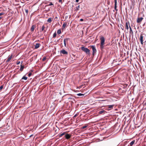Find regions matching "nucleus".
<instances>
[{"label":"nucleus","mask_w":146,"mask_h":146,"mask_svg":"<svg viewBox=\"0 0 146 146\" xmlns=\"http://www.w3.org/2000/svg\"><path fill=\"white\" fill-rule=\"evenodd\" d=\"M115 7L114 8L115 10L117 11V0H115Z\"/></svg>","instance_id":"nucleus-11"},{"label":"nucleus","mask_w":146,"mask_h":146,"mask_svg":"<svg viewBox=\"0 0 146 146\" xmlns=\"http://www.w3.org/2000/svg\"><path fill=\"white\" fill-rule=\"evenodd\" d=\"M59 2L60 3H62V0H59Z\"/></svg>","instance_id":"nucleus-34"},{"label":"nucleus","mask_w":146,"mask_h":146,"mask_svg":"<svg viewBox=\"0 0 146 146\" xmlns=\"http://www.w3.org/2000/svg\"><path fill=\"white\" fill-rule=\"evenodd\" d=\"M79 0H76V2H78V1H79Z\"/></svg>","instance_id":"nucleus-37"},{"label":"nucleus","mask_w":146,"mask_h":146,"mask_svg":"<svg viewBox=\"0 0 146 146\" xmlns=\"http://www.w3.org/2000/svg\"><path fill=\"white\" fill-rule=\"evenodd\" d=\"M2 18V17H0V20Z\"/></svg>","instance_id":"nucleus-39"},{"label":"nucleus","mask_w":146,"mask_h":146,"mask_svg":"<svg viewBox=\"0 0 146 146\" xmlns=\"http://www.w3.org/2000/svg\"><path fill=\"white\" fill-rule=\"evenodd\" d=\"M56 32H55V33H54L53 37L54 38L56 37Z\"/></svg>","instance_id":"nucleus-25"},{"label":"nucleus","mask_w":146,"mask_h":146,"mask_svg":"<svg viewBox=\"0 0 146 146\" xmlns=\"http://www.w3.org/2000/svg\"><path fill=\"white\" fill-rule=\"evenodd\" d=\"M35 28V26L34 25H33L31 27V30L32 31H33Z\"/></svg>","instance_id":"nucleus-13"},{"label":"nucleus","mask_w":146,"mask_h":146,"mask_svg":"<svg viewBox=\"0 0 146 146\" xmlns=\"http://www.w3.org/2000/svg\"><path fill=\"white\" fill-rule=\"evenodd\" d=\"M77 95L79 96H84V94L81 93L78 94H77Z\"/></svg>","instance_id":"nucleus-27"},{"label":"nucleus","mask_w":146,"mask_h":146,"mask_svg":"<svg viewBox=\"0 0 146 146\" xmlns=\"http://www.w3.org/2000/svg\"><path fill=\"white\" fill-rule=\"evenodd\" d=\"M67 25V24L66 23H64L62 25V27L63 28H66Z\"/></svg>","instance_id":"nucleus-16"},{"label":"nucleus","mask_w":146,"mask_h":146,"mask_svg":"<svg viewBox=\"0 0 146 146\" xmlns=\"http://www.w3.org/2000/svg\"><path fill=\"white\" fill-rule=\"evenodd\" d=\"M81 49L82 50L85 52L86 54H90V50L87 48L82 46L81 47Z\"/></svg>","instance_id":"nucleus-2"},{"label":"nucleus","mask_w":146,"mask_h":146,"mask_svg":"<svg viewBox=\"0 0 146 146\" xmlns=\"http://www.w3.org/2000/svg\"><path fill=\"white\" fill-rule=\"evenodd\" d=\"M25 12L26 13H27V14H28V11L27 9H26L25 10Z\"/></svg>","instance_id":"nucleus-31"},{"label":"nucleus","mask_w":146,"mask_h":146,"mask_svg":"<svg viewBox=\"0 0 146 146\" xmlns=\"http://www.w3.org/2000/svg\"><path fill=\"white\" fill-rule=\"evenodd\" d=\"M65 132H64L63 133H61V134H60L59 135V137H61L63 135L65 134Z\"/></svg>","instance_id":"nucleus-24"},{"label":"nucleus","mask_w":146,"mask_h":146,"mask_svg":"<svg viewBox=\"0 0 146 146\" xmlns=\"http://www.w3.org/2000/svg\"><path fill=\"white\" fill-rule=\"evenodd\" d=\"M100 47L101 49H102L104 48V45L105 44V39L104 37L102 36L100 38Z\"/></svg>","instance_id":"nucleus-1"},{"label":"nucleus","mask_w":146,"mask_h":146,"mask_svg":"<svg viewBox=\"0 0 146 146\" xmlns=\"http://www.w3.org/2000/svg\"><path fill=\"white\" fill-rule=\"evenodd\" d=\"M80 21H83V19H80Z\"/></svg>","instance_id":"nucleus-36"},{"label":"nucleus","mask_w":146,"mask_h":146,"mask_svg":"<svg viewBox=\"0 0 146 146\" xmlns=\"http://www.w3.org/2000/svg\"><path fill=\"white\" fill-rule=\"evenodd\" d=\"M52 21V18H48V19L47 21V22L48 23H50Z\"/></svg>","instance_id":"nucleus-14"},{"label":"nucleus","mask_w":146,"mask_h":146,"mask_svg":"<svg viewBox=\"0 0 146 146\" xmlns=\"http://www.w3.org/2000/svg\"><path fill=\"white\" fill-rule=\"evenodd\" d=\"M86 126H84L82 127V128L83 129H84V128H86Z\"/></svg>","instance_id":"nucleus-33"},{"label":"nucleus","mask_w":146,"mask_h":146,"mask_svg":"<svg viewBox=\"0 0 146 146\" xmlns=\"http://www.w3.org/2000/svg\"><path fill=\"white\" fill-rule=\"evenodd\" d=\"M40 44L39 43H36L35 46V48L37 49L40 46Z\"/></svg>","instance_id":"nucleus-12"},{"label":"nucleus","mask_w":146,"mask_h":146,"mask_svg":"<svg viewBox=\"0 0 146 146\" xmlns=\"http://www.w3.org/2000/svg\"><path fill=\"white\" fill-rule=\"evenodd\" d=\"M80 8V5H79L77 7H76V10L78 11L79 10V8Z\"/></svg>","instance_id":"nucleus-23"},{"label":"nucleus","mask_w":146,"mask_h":146,"mask_svg":"<svg viewBox=\"0 0 146 146\" xmlns=\"http://www.w3.org/2000/svg\"><path fill=\"white\" fill-rule=\"evenodd\" d=\"M113 105L109 106H108V108H110V109H111V108H113Z\"/></svg>","instance_id":"nucleus-26"},{"label":"nucleus","mask_w":146,"mask_h":146,"mask_svg":"<svg viewBox=\"0 0 146 146\" xmlns=\"http://www.w3.org/2000/svg\"><path fill=\"white\" fill-rule=\"evenodd\" d=\"M32 73L31 72L30 73H29V74H28V76H29V77H30V76H31V75H32Z\"/></svg>","instance_id":"nucleus-28"},{"label":"nucleus","mask_w":146,"mask_h":146,"mask_svg":"<svg viewBox=\"0 0 146 146\" xmlns=\"http://www.w3.org/2000/svg\"><path fill=\"white\" fill-rule=\"evenodd\" d=\"M45 29V27L44 25H43L42 26V28H41V31H44V32H46V31L44 30Z\"/></svg>","instance_id":"nucleus-15"},{"label":"nucleus","mask_w":146,"mask_h":146,"mask_svg":"<svg viewBox=\"0 0 146 146\" xmlns=\"http://www.w3.org/2000/svg\"><path fill=\"white\" fill-rule=\"evenodd\" d=\"M128 33V32L127 31V33Z\"/></svg>","instance_id":"nucleus-42"},{"label":"nucleus","mask_w":146,"mask_h":146,"mask_svg":"<svg viewBox=\"0 0 146 146\" xmlns=\"http://www.w3.org/2000/svg\"><path fill=\"white\" fill-rule=\"evenodd\" d=\"M105 112V111L104 110H102L99 112V114H102Z\"/></svg>","instance_id":"nucleus-22"},{"label":"nucleus","mask_w":146,"mask_h":146,"mask_svg":"<svg viewBox=\"0 0 146 146\" xmlns=\"http://www.w3.org/2000/svg\"><path fill=\"white\" fill-rule=\"evenodd\" d=\"M12 56L13 55L12 54H11L10 56H9L8 59L6 61V62H9L12 58Z\"/></svg>","instance_id":"nucleus-9"},{"label":"nucleus","mask_w":146,"mask_h":146,"mask_svg":"<svg viewBox=\"0 0 146 146\" xmlns=\"http://www.w3.org/2000/svg\"><path fill=\"white\" fill-rule=\"evenodd\" d=\"M122 29L123 30V29Z\"/></svg>","instance_id":"nucleus-41"},{"label":"nucleus","mask_w":146,"mask_h":146,"mask_svg":"<svg viewBox=\"0 0 146 146\" xmlns=\"http://www.w3.org/2000/svg\"><path fill=\"white\" fill-rule=\"evenodd\" d=\"M46 59V57H44L43 59H42V60L43 61H44V60H45Z\"/></svg>","instance_id":"nucleus-32"},{"label":"nucleus","mask_w":146,"mask_h":146,"mask_svg":"<svg viewBox=\"0 0 146 146\" xmlns=\"http://www.w3.org/2000/svg\"><path fill=\"white\" fill-rule=\"evenodd\" d=\"M76 115H75L74 117H76Z\"/></svg>","instance_id":"nucleus-43"},{"label":"nucleus","mask_w":146,"mask_h":146,"mask_svg":"<svg viewBox=\"0 0 146 146\" xmlns=\"http://www.w3.org/2000/svg\"><path fill=\"white\" fill-rule=\"evenodd\" d=\"M129 23V27L130 29V31H129V33L130 34H131V35H133V32L132 31V29L131 28V27L130 25V24L129 23Z\"/></svg>","instance_id":"nucleus-8"},{"label":"nucleus","mask_w":146,"mask_h":146,"mask_svg":"<svg viewBox=\"0 0 146 146\" xmlns=\"http://www.w3.org/2000/svg\"><path fill=\"white\" fill-rule=\"evenodd\" d=\"M24 68V66L21 65V68L20 69V71H22L23 70Z\"/></svg>","instance_id":"nucleus-17"},{"label":"nucleus","mask_w":146,"mask_h":146,"mask_svg":"<svg viewBox=\"0 0 146 146\" xmlns=\"http://www.w3.org/2000/svg\"><path fill=\"white\" fill-rule=\"evenodd\" d=\"M33 136V135H31L30 136V137H31V136Z\"/></svg>","instance_id":"nucleus-40"},{"label":"nucleus","mask_w":146,"mask_h":146,"mask_svg":"<svg viewBox=\"0 0 146 146\" xmlns=\"http://www.w3.org/2000/svg\"><path fill=\"white\" fill-rule=\"evenodd\" d=\"M129 23L128 21L126 22L125 23V29H126L127 30H128L129 29V27H128L129 23Z\"/></svg>","instance_id":"nucleus-7"},{"label":"nucleus","mask_w":146,"mask_h":146,"mask_svg":"<svg viewBox=\"0 0 146 146\" xmlns=\"http://www.w3.org/2000/svg\"><path fill=\"white\" fill-rule=\"evenodd\" d=\"M91 47L92 48L93 51L92 54L93 55H94L96 52V50L95 46H91Z\"/></svg>","instance_id":"nucleus-3"},{"label":"nucleus","mask_w":146,"mask_h":146,"mask_svg":"<svg viewBox=\"0 0 146 146\" xmlns=\"http://www.w3.org/2000/svg\"><path fill=\"white\" fill-rule=\"evenodd\" d=\"M51 5H53V4L52 3V2H50V3L48 5V6H50Z\"/></svg>","instance_id":"nucleus-30"},{"label":"nucleus","mask_w":146,"mask_h":146,"mask_svg":"<svg viewBox=\"0 0 146 146\" xmlns=\"http://www.w3.org/2000/svg\"><path fill=\"white\" fill-rule=\"evenodd\" d=\"M20 63V62H18V63H17V64H19Z\"/></svg>","instance_id":"nucleus-38"},{"label":"nucleus","mask_w":146,"mask_h":146,"mask_svg":"<svg viewBox=\"0 0 146 146\" xmlns=\"http://www.w3.org/2000/svg\"><path fill=\"white\" fill-rule=\"evenodd\" d=\"M3 13H0V16L3 15Z\"/></svg>","instance_id":"nucleus-35"},{"label":"nucleus","mask_w":146,"mask_h":146,"mask_svg":"<svg viewBox=\"0 0 146 146\" xmlns=\"http://www.w3.org/2000/svg\"><path fill=\"white\" fill-rule=\"evenodd\" d=\"M71 136V135L70 134H66L65 135V137L66 139H69L70 138Z\"/></svg>","instance_id":"nucleus-10"},{"label":"nucleus","mask_w":146,"mask_h":146,"mask_svg":"<svg viewBox=\"0 0 146 146\" xmlns=\"http://www.w3.org/2000/svg\"><path fill=\"white\" fill-rule=\"evenodd\" d=\"M3 88V86L2 85L0 87V90H1Z\"/></svg>","instance_id":"nucleus-29"},{"label":"nucleus","mask_w":146,"mask_h":146,"mask_svg":"<svg viewBox=\"0 0 146 146\" xmlns=\"http://www.w3.org/2000/svg\"><path fill=\"white\" fill-rule=\"evenodd\" d=\"M57 33L58 34H60L61 33V31L60 29H58L57 31Z\"/></svg>","instance_id":"nucleus-21"},{"label":"nucleus","mask_w":146,"mask_h":146,"mask_svg":"<svg viewBox=\"0 0 146 146\" xmlns=\"http://www.w3.org/2000/svg\"><path fill=\"white\" fill-rule=\"evenodd\" d=\"M66 40H67V39H64V44L65 46H66Z\"/></svg>","instance_id":"nucleus-18"},{"label":"nucleus","mask_w":146,"mask_h":146,"mask_svg":"<svg viewBox=\"0 0 146 146\" xmlns=\"http://www.w3.org/2000/svg\"><path fill=\"white\" fill-rule=\"evenodd\" d=\"M135 141L133 140L130 143V145L131 146H132L135 143Z\"/></svg>","instance_id":"nucleus-19"},{"label":"nucleus","mask_w":146,"mask_h":146,"mask_svg":"<svg viewBox=\"0 0 146 146\" xmlns=\"http://www.w3.org/2000/svg\"><path fill=\"white\" fill-rule=\"evenodd\" d=\"M133 0V1H135V0Z\"/></svg>","instance_id":"nucleus-44"},{"label":"nucleus","mask_w":146,"mask_h":146,"mask_svg":"<svg viewBox=\"0 0 146 146\" xmlns=\"http://www.w3.org/2000/svg\"><path fill=\"white\" fill-rule=\"evenodd\" d=\"M143 19L142 17L141 18L138 17L137 20V23H140L142 21Z\"/></svg>","instance_id":"nucleus-5"},{"label":"nucleus","mask_w":146,"mask_h":146,"mask_svg":"<svg viewBox=\"0 0 146 146\" xmlns=\"http://www.w3.org/2000/svg\"><path fill=\"white\" fill-rule=\"evenodd\" d=\"M143 36L141 34L140 35V38H139V40H140V41L141 42V44H143Z\"/></svg>","instance_id":"nucleus-4"},{"label":"nucleus","mask_w":146,"mask_h":146,"mask_svg":"<svg viewBox=\"0 0 146 146\" xmlns=\"http://www.w3.org/2000/svg\"><path fill=\"white\" fill-rule=\"evenodd\" d=\"M27 77H26L25 76H24L22 78V79H24V80H27Z\"/></svg>","instance_id":"nucleus-20"},{"label":"nucleus","mask_w":146,"mask_h":146,"mask_svg":"<svg viewBox=\"0 0 146 146\" xmlns=\"http://www.w3.org/2000/svg\"><path fill=\"white\" fill-rule=\"evenodd\" d=\"M60 53L64 54H67L68 52L65 50L63 49L60 51Z\"/></svg>","instance_id":"nucleus-6"}]
</instances>
